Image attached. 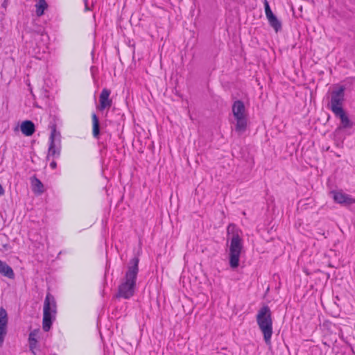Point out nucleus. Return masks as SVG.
Instances as JSON below:
<instances>
[{"instance_id": "4be33fe9", "label": "nucleus", "mask_w": 355, "mask_h": 355, "mask_svg": "<svg viewBox=\"0 0 355 355\" xmlns=\"http://www.w3.org/2000/svg\"><path fill=\"white\" fill-rule=\"evenodd\" d=\"M85 2V10L86 11L89 10V8L88 7V1L87 0H84Z\"/></svg>"}, {"instance_id": "b1692460", "label": "nucleus", "mask_w": 355, "mask_h": 355, "mask_svg": "<svg viewBox=\"0 0 355 355\" xmlns=\"http://www.w3.org/2000/svg\"><path fill=\"white\" fill-rule=\"evenodd\" d=\"M303 271L306 274V275H309V272L308 270V268H303Z\"/></svg>"}, {"instance_id": "5701e85b", "label": "nucleus", "mask_w": 355, "mask_h": 355, "mask_svg": "<svg viewBox=\"0 0 355 355\" xmlns=\"http://www.w3.org/2000/svg\"><path fill=\"white\" fill-rule=\"evenodd\" d=\"M5 193L4 189L2 185L0 184V196H3Z\"/></svg>"}, {"instance_id": "4468645a", "label": "nucleus", "mask_w": 355, "mask_h": 355, "mask_svg": "<svg viewBox=\"0 0 355 355\" xmlns=\"http://www.w3.org/2000/svg\"><path fill=\"white\" fill-rule=\"evenodd\" d=\"M32 189L33 192L41 194L44 192V186L42 182L36 177H33L31 179Z\"/></svg>"}, {"instance_id": "39448f33", "label": "nucleus", "mask_w": 355, "mask_h": 355, "mask_svg": "<svg viewBox=\"0 0 355 355\" xmlns=\"http://www.w3.org/2000/svg\"><path fill=\"white\" fill-rule=\"evenodd\" d=\"M232 113L236 121L235 130L241 134L244 132L247 128L248 120L247 113L244 103L241 101H236L232 105Z\"/></svg>"}, {"instance_id": "0eeeda50", "label": "nucleus", "mask_w": 355, "mask_h": 355, "mask_svg": "<svg viewBox=\"0 0 355 355\" xmlns=\"http://www.w3.org/2000/svg\"><path fill=\"white\" fill-rule=\"evenodd\" d=\"M264 8L270 26L277 33L282 28V23L272 12L267 0H264Z\"/></svg>"}, {"instance_id": "f257e3e1", "label": "nucleus", "mask_w": 355, "mask_h": 355, "mask_svg": "<svg viewBox=\"0 0 355 355\" xmlns=\"http://www.w3.org/2000/svg\"><path fill=\"white\" fill-rule=\"evenodd\" d=\"M138 272L139 268H128L124 277L121 279L117 297L130 299L135 295Z\"/></svg>"}, {"instance_id": "ddd939ff", "label": "nucleus", "mask_w": 355, "mask_h": 355, "mask_svg": "<svg viewBox=\"0 0 355 355\" xmlns=\"http://www.w3.org/2000/svg\"><path fill=\"white\" fill-rule=\"evenodd\" d=\"M92 135L94 138L98 139L100 136V123L97 115L95 113L92 114Z\"/></svg>"}, {"instance_id": "f03ea898", "label": "nucleus", "mask_w": 355, "mask_h": 355, "mask_svg": "<svg viewBox=\"0 0 355 355\" xmlns=\"http://www.w3.org/2000/svg\"><path fill=\"white\" fill-rule=\"evenodd\" d=\"M256 320L259 328L263 335V340L266 344L270 345L273 331L272 312L268 305H263L259 309Z\"/></svg>"}, {"instance_id": "aec40b11", "label": "nucleus", "mask_w": 355, "mask_h": 355, "mask_svg": "<svg viewBox=\"0 0 355 355\" xmlns=\"http://www.w3.org/2000/svg\"><path fill=\"white\" fill-rule=\"evenodd\" d=\"M56 166H57V164H56L55 161L54 160V159H53V160L50 163V166L51 167V168L55 169L56 168Z\"/></svg>"}, {"instance_id": "6e6552de", "label": "nucleus", "mask_w": 355, "mask_h": 355, "mask_svg": "<svg viewBox=\"0 0 355 355\" xmlns=\"http://www.w3.org/2000/svg\"><path fill=\"white\" fill-rule=\"evenodd\" d=\"M8 313L3 307L0 308V347L3 345L5 337L7 334Z\"/></svg>"}, {"instance_id": "20e7f679", "label": "nucleus", "mask_w": 355, "mask_h": 355, "mask_svg": "<svg viewBox=\"0 0 355 355\" xmlns=\"http://www.w3.org/2000/svg\"><path fill=\"white\" fill-rule=\"evenodd\" d=\"M56 313V302L54 297L48 293L44 302L42 328L49 331L52 325L53 318Z\"/></svg>"}, {"instance_id": "dca6fc26", "label": "nucleus", "mask_w": 355, "mask_h": 355, "mask_svg": "<svg viewBox=\"0 0 355 355\" xmlns=\"http://www.w3.org/2000/svg\"><path fill=\"white\" fill-rule=\"evenodd\" d=\"M36 14L38 17L44 14V10L47 8V4L45 0H39L38 3L36 4Z\"/></svg>"}, {"instance_id": "a211bd4d", "label": "nucleus", "mask_w": 355, "mask_h": 355, "mask_svg": "<svg viewBox=\"0 0 355 355\" xmlns=\"http://www.w3.org/2000/svg\"><path fill=\"white\" fill-rule=\"evenodd\" d=\"M37 340H33V338L28 339V345L30 351L35 355V349L37 348Z\"/></svg>"}, {"instance_id": "f3484780", "label": "nucleus", "mask_w": 355, "mask_h": 355, "mask_svg": "<svg viewBox=\"0 0 355 355\" xmlns=\"http://www.w3.org/2000/svg\"><path fill=\"white\" fill-rule=\"evenodd\" d=\"M0 273L10 279L15 278V274L12 268H0Z\"/></svg>"}, {"instance_id": "f8f14e48", "label": "nucleus", "mask_w": 355, "mask_h": 355, "mask_svg": "<svg viewBox=\"0 0 355 355\" xmlns=\"http://www.w3.org/2000/svg\"><path fill=\"white\" fill-rule=\"evenodd\" d=\"M21 132L26 136H31L35 132V125L31 121H24L20 127Z\"/></svg>"}, {"instance_id": "9d476101", "label": "nucleus", "mask_w": 355, "mask_h": 355, "mask_svg": "<svg viewBox=\"0 0 355 355\" xmlns=\"http://www.w3.org/2000/svg\"><path fill=\"white\" fill-rule=\"evenodd\" d=\"M334 201L338 204L350 205L355 203V198L344 193L343 191H334L331 192Z\"/></svg>"}, {"instance_id": "7ed1b4c3", "label": "nucleus", "mask_w": 355, "mask_h": 355, "mask_svg": "<svg viewBox=\"0 0 355 355\" xmlns=\"http://www.w3.org/2000/svg\"><path fill=\"white\" fill-rule=\"evenodd\" d=\"M227 234L231 235L230 245V266H238L240 254L243 248L242 239L233 224L227 227Z\"/></svg>"}, {"instance_id": "1a4fd4ad", "label": "nucleus", "mask_w": 355, "mask_h": 355, "mask_svg": "<svg viewBox=\"0 0 355 355\" xmlns=\"http://www.w3.org/2000/svg\"><path fill=\"white\" fill-rule=\"evenodd\" d=\"M56 136H60L59 133H57L55 128H53L51 130L50 135V145L49 147L47 159H50L51 157L53 159L57 158L60 156V148H56L55 145V139Z\"/></svg>"}, {"instance_id": "2eb2a0df", "label": "nucleus", "mask_w": 355, "mask_h": 355, "mask_svg": "<svg viewBox=\"0 0 355 355\" xmlns=\"http://www.w3.org/2000/svg\"><path fill=\"white\" fill-rule=\"evenodd\" d=\"M336 116L339 117L341 121V123L344 128H349L352 126V123L349 119L348 116L346 115L345 111H342L340 113L334 114Z\"/></svg>"}, {"instance_id": "393cba45", "label": "nucleus", "mask_w": 355, "mask_h": 355, "mask_svg": "<svg viewBox=\"0 0 355 355\" xmlns=\"http://www.w3.org/2000/svg\"><path fill=\"white\" fill-rule=\"evenodd\" d=\"M0 266H4L3 265V263H2L1 261H0Z\"/></svg>"}, {"instance_id": "412c9836", "label": "nucleus", "mask_w": 355, "mask_h": 355, "mask_svg": "<svg viewBox=\"0 0 355 355\" xmlns=\"http://www.w3.org/2000/svg\"><path fill=\"white\" fill-rule=\"evenodd\" d=\"M139 259L137 258H134L132 259V266H138Z\"/></svg>"}, {"instance_id": "6ab92c4d", "label": "nucleus", "mask_w": 355, "mask_h": 355, "mask_svg": "<svg viewBox=\"0 0 355 355\" xmlns=\"http://www.w3.org/2000/svg\"><path fill=\"white\" fill-rule=\"evenodd\" d=\"M39 331V329H34L33 331H31L28 335V339L33 338V340H37V337L38 336Z\"/></svg>"}, {"instance_id": "423d86ee", "label": "nucleus", "mask_w": 355, "mask_h": 355, "mask_svg": "<svg viewBox=\"0 0 355 355\" xmlns=\"http://www.w3.org/2000/svg\"><path fill=\"white\" fill-rule=\"evenodd\" d=\"M344 92V87H340L337 90L333 91L331 93L329 107L334 114L340 113L344 110L343 108Z\"/></svg>"}, {"instance_id": "9b49d317", "label": "nucleus", "mask_w": 355, "mask_h": 355, "mask_svg": "<svg viewBox=\"0 0 355 355\" xmlns=\"http://www.w3.org/2000/svg\"><path fill=\"white\" fill-rule=\"evenodd\" d=\"M110 91L106 88L102 90L99 96L100 104L98 106V109L100 111L110 108L112 106V101L110 98Z\"/></svg>"}]
</instances>
